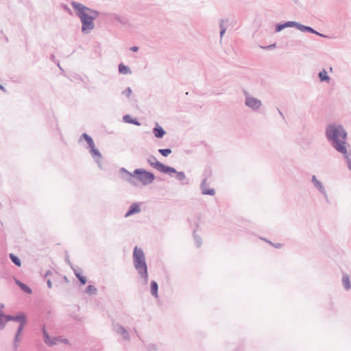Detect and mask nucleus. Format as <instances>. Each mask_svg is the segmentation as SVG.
Listing matches in <instances>:
<instances>
[{"label":"nucleus","instance_id":"nucleus-6","mask_svg":"<svg viewBox=\"0 0 351 351\" xmlns=\"http://www.w3.org/2000/svg\"><path fill=\"white\" fill-rule=\"evenodd\" d=\"M43 337L44 342L49 346L57 345L61 341L59 337H50L45 326L43 328Z\"/></svg>","mask_w":351,"mask_h":351},{"label":"nucleus","instance_id":"nucleus-33","mask_svg":"<svg viewBox=\"0 0 351 351\" xmlns=\"http://www.w3.org/2000/svg\"><path fill=\"white\" fill-rule=\"evenodd\" d=\"M284 28H285V24H283V25H278L276 26V32H280V31H281Z\"/></svg>","mask_w":351,"mask_h":351},{"label":"nucleus","instance_id":"nucleus-5","mask_svg":"<svg viewBox=\"0 0 351 351\" xmlns=\"http://www.w3.org/2000/svg\"><path fill=\"white\" fill-rule=\"evenodd\" d=\"M149 165L157 170L163 173H176V169L160 162L156 157L151 156L147 159Z\"/></svg>","mask_w":351,"mask_h":351},{"label":"nucleus","instance_id":"nucleus-3","mask_svg":"<svg viewBox=\"0 0 351 351\" xmlns=\"http://www.w3.org/2000/svg\"><path fill=\"white\" fill-rule=\"evenodd\" d=\"M134 256L135 257V268L140 274L141 278L147 282L148 277L147 268L143 252L141 250L135 247Z\"/></svg>","mask_w":351,"mask_h":351},{"label":"nucleus","instance_id":"nucleus-18","mask_svg":"<svg viewBox=\"0 0 351 351\" xmlns=\"http://www.w3.org/2000/svg\"><path fill=\"white\" fill-rule=\"evenodd\" d=\"M10 258L12 263L15 264L16 266L20 267L21 265V260L18 256H16L14 254H10Z\"/></svg>","mask_w":351,"mask_h":351},{"label":"nucleus","instance_id":"nucleus-34","mask_svg":"<svg viewBox=\"0 0 351 351\" xmlns=\"http://www.w3.org/2000/svg\"><path fill=\"white\" fill-rule=\"evenodd\" d=\"M132 215V205L129 207L128 212L125 215V217H130Z\"/></svg>","mask_w":351,"mask_h":351},{"label":"nucleus","instance_id":"nucleus-23","mask_svg":"<svg viewBox=\"0 0 351 351\" xmlns=\"http://www.w3.org/2000/svg\"><path fill=\"white\" fill-rule=\"evenodd\" d=\"M159 152L163 156H167L171 153V150L170 149H160Z\"/></svg>","mask_w":351,"mask_h":351},{"label":"nucleus","instance_id":"nucleus-29","mask_svg":"<svg viewBox=\"0 0 351 351\" xmlns=\"http://www.w3.org/2000/svg\"><path fill=\"white\" fill-rule=\"evenodd\" d=\"M203 193L205 194V195H214L215 194V191L214 189H208V190H206V189H204L203 190Z\"/></svg>","mask_w":351,"mask_h":351},{"label":"nucleus","instance_id":"nucleus-42","mask_svg":"<svg viewBox=\"0 0 351 351\" xmlns=\"http://www.w3.org/2000/svg\"><path fill=\"white\" fill-rule=\"evenodd\" d=\"M132 50H133V51H136L137 50V48H136V47H133V48H132Z\"/></svg>","mask_w":351,"mask_h":351},{"label":"nucleus","instance_id":"nucleus-17","mask_svg":"<svg viewBox=\"0 0 351 351\" xmlns=\"http://www.w3.org/2000/svg\"><path fill=\"white\" fill-rule=\"evenodd\" d=\"M97 288L93 285H88L86 288L85 292L89 295H95L97 293Z\"/></svg>","mask_w":351,"mask_h":351},{"label":"nucleus","instance_id":"nucleus-41","mask_svg":"<svg viewBox=\"0 0 351 351\" xmlns=\"http://www.w3.org/2000/svg\"><path fill=\"white\" fill-rule=\"evenodd\" d=\"M225 31H226L225 29H221V36H222L224 34Z\"/></svg>","mask_w":351,"mask_h":351},{"label":"nucleus","instance_id":"nucleus-28","mask_svg":"<svg viewBox=\"0 0 351 351\" xmlns=\"http://www.w3.org/2000/svg\"><path fill=\"white\" fill-rule=\"evenodd\" d=\"M132 93V89L130 88V87H128L127 89H125V90H123L122 92V94L123 95H125L126 97H129L130 95Z\"/></svg>","mask_w":351,"mask_h":351},{"label":"nucleus","instance_id":"nucleus-1","mask_svg":"<svg viewBox=\"0 0 351 351\" xmlns=\"http://www.w3.org/2000/svg\"><path fill=\"white\" fill-rule=\"evenodd\" d=\"M71 6L82 23V32L90 33L95 27L93 21L99 16V12L75 1L71 3Z\"/></svg>","mask_w":351,"mask_h":351},{"label":"nucleus","instance_id":"nucleus-24","mask_svg":"<svg viewBox=\"0 0 351 351\" xmlns=\"http://www.w3.org/2000/svg\"><path fill=\"white\" fill-rule=\"evenodd\" d=\"M71 268L73 269V271H74V274L75 276H76V278L78 279V277H82V275L80 273V269L79 268H74L72 265H71Z\"/></svg>","mask_w":351,"mask_h":351},{"label":"nucleus","instance_id":"nucleus-7","mask_svg":"<svg viewBox=\"0 0 351 351\" xmlns=\"http://www.w3.org/2000/svg\"><path fill=\"white\" fill-rule=\"evenodd\" d=\"M87 149L88 150L92 158L94 159L95 162L97 164L98 167L100 169H102V155L99 150L97 148H96L95 145L90 147Z\"/></svg>","mask_w":351,"mask_h":351},{"label":"nucleus","instance_id":"nucleus-13","mask_svg":"<svg viewBox=\"0 0 351 351\" xmlns=\"http://www.w3.org/2000/svg\"><path fill=\"white\" fill-rule=\"evenodd\" d=\"M119 174L122 179L130 181L132 178V173L122 167L119 169Z\"/></svg>","mask_w":351,"mask_h":351},{"label":"nucleus","instance_id":"nucleus-10","mask_svg":"<svg viewBox=\"0 0 351 351\" xmlns=\"http://www.w3.org/2000/svg\"><path fill=\"white\" fill-rule=\"evenodd\" d=\"M23 328H24V327H22V326H19L17 328L16 332V333L14 335V337L13 347H14V350L17 349V348L19 346V343L21 340L20 335H21V333L23 331Z\"/></svg>","mask_w":351,"mask_h":351},{"label":"nucleus","instance_id":"nucleus-16","mask_svg":"<svg viewBox=\"0 0 351 351\" xmlns=\"http://www.w3.org/2000/svg\"><path fill=\"white\" fill-rule=\"evenodd\" d=\"M16 284L25 293H32V289L29 288L27 285H25L24 283L21 282L19 280H16Z\"/></svg>","mask_w":351,"mask_h":351},{"label":"nucleus","instance_id":"nucleus-4","mask_svg":"<svg viewBox=\"0 0 351 351\" xmlns=\"http://www.w3.org/2000/svg\"><path fill=\"white\" fill-rule=\"evenodd\" d=\"M134 176L136 181L144 185L151 183L154 179L153 173L142 169L135 170Z\"/></svg>","mask_w":351,"mask_h":351},{"label":"nucleus","instance_id":"nucleus-35","mask_svg":"<svg viewBox=\"0 0 351 351\" xmlns=\"http://www.w3.org/2000/svg\"><path fill=\"white\" fill-rule=\"evenodd\" d=\"M295 23L294 22H287L286 23H285V27H292L295 25Z\"/></svg>","mask_w":351,"mask_h":351},{"label":"nucleus","instance_id":"nucleus-32","mask_svg":"<svg viewBox=\"0 0 351 351\" xmlns=\"http://www.w3.org/2000/svg\"><path fill=\"white\" fill-rule=\"evenodd\" d=\"M141 209L138 205L133 204V214L140 212Z\"/></svg>","mask_w":351,"mask_h":351},{"label":"nucleus","instance_id":"nucleus-21","mask_svg":"<svg viewBox=\"0 0 351 351\" xmlns=\"http://www.w3.org/2000/svg\"><path fill=\"white\" fill-rule=\"evenodd\" d=\"M151 292L152 294L156 297L158 295V285L155 281L151 282Z\"/></svg>","mask_w":351,"mask_h":351},{"label":"nucleus","instance_id":"nucleus-38","mask_svg":"<svg viewBox=\"0 0 351 351\" xmlns=\"http://www.w3.org/2000/svg\"><path fill=\"white\" fill-rule=\"evenodd\" d=\"M0 90H1L2 91H3L5 93L7 92L5 88L3 85H1V84H0Z\"/></svg>","mask_w":351,"mask_h":351},{"label":"nucleus","instance_id":"nucleus-25","mask_svg":"<svg viewBox=\"0 0 351 351\" xmlns=\"http://www.w3.org/2000/svg\"><path fill=\"white\" fill-rule=\"evenodd\" d=\"M123 120L125 123H132V116L130 114H126L123 117Z\"/></svg>","mask_w":351,"mask_h":351},{"label":"nucleus","instance_id":"nucleus-2","mask_svg":"<svg viewBox=\"0 0 351 351\" xmlns=\"http://www.w3.org/2000/svg\"><path fill=\"white\" fill-rule=\"evenodd\" d=\"M327 138L332 141L333 147L343 155L347 154L346 132L340 125H329L326 130Z\"/></svg>","mask_w":351,"mask_h":351},{"label":"nucleus","instance_id":"nucleus-40","mask_svg":"<svg viewBox=\"0 0 351 351\" xmlns=\"http://www.w3.org/2000/svg\"><path fill=\"white\" fill-rule=\"evenodd\" d=\"M5 307L4 304L2 303H0V311H2V309Z\"/></svg>","mask_w":351,"mask_h":351},{"label":"nucleus","instance_id":"nucleus-15","mask_svg":"<svg viewBox=\"0 0 351 351\" xmlns=\"http://www.w3.org/2000/svg\"><path fill=\"white\" fill-rule=\"evenodd\" d=\"M153 132H154L155 136L157 138H162L165 134V132L164 131V130L161 127H160L158 124H157L156 127L154 128Z\"/></svg>","mask_w":351,"mask_h":351},{"label":"nucleus","instance_id":"nucleus-26","mask_svg":"<svg viewBox=\"0 0 351 351\" xmlns=\"http://www.w3.org/2000/svg\"><path fill=\"white\" fill-rule=\"evenodd\" d=\"M176 178L179 180H184L186 176L183 172H178L176 173Z\"/></svg>","mask_w":351,"mask_h":351},{"label":"nucleus","instance_id":"nucleus-27","mask_svg":"<svg viewBox=\"0 0 351 351\" xmlns=\"http://www.w3.org/2000/svg\"><path fill=\"white\" fill-rule=\"evenodd\" d=\"M345 158L347 159V164L348 168L351 170V156L348 155V153L347 152L346 155H344Z\"/></svg>","mask_w":351,"mask_h":351},{"label":"nucleus","instance_id":"nucleus-14","mask_svg":"<svg viewBox=\"0 0 351 351\" xmlns=\"http://www.w3.org/2000/svg\"><path fill=\"white\" fill-rule=\"evenodd\" d=\"M9 322L8 315H5L3 311H0V329L3 330L7 322Z\"/></svg>","mask_w":351,"mask_h":351},{"label":"nucleus","instance_id":"nucleus-31","mask_svg":"<svg viewBox=\"0 0 351 351\" xmlns=\"http://www.w3.org/2000/svg\"><path fill=\"white\" fill-rule=\"evenodd\" d=\"M300 29H305V30L308 31L310 32L317 34L314 29H313L311 27H309L302 26V28H300Z\"/></svg>","mask_w":351,"mask_h":351},{"label":"nucleus","instance_id":"nucleus-44","mask_svg":"<svg viewBox=\"0 0 351 351\" xmlns=\"http://www.w3.org/2000/svg\"><path fill=\"white\" fill-rule=\"evenodd\" d=\"M271 47H275V45H271ZM268 47H270V46H269Z\"/></svg>","mask_w":351,"mask_h":351},{"label":"nucleus","instance_id":"nucleus-36","mask_svg":"<svg viewBox=\"0 0 351 351\" xmlns=\"http://www.w3.org/2000/svg\"><path fill=\"white\" fill-rule=\"evenodd\" d=\"M313 181L315 182V184L317 186H321V184L319 181H317L315 177H313Z\"/></svg>","mask_w":351,"mask_h":351},{"label":"nucleus","instance_id":"nucleus-12","mask_svg":"<svg viewBox=\"0 0 351 351\" xmlns=\"http://www.w3.org/2000/svg\"><path fill=\"white\" fill-rule=\"evenodd\" d=\"M82 138H84L87 143L86 149L95 145L92 137L90 136H89L88 134H87L86 133H83L81 135V136L79 139V141L80 142Z\"/></svg>","mask_w":351,"mask_h":351},{"label":"nucleus","instance_id":"nucleus-39","mask_svg":"<svg viewBox=\"0 0 351 351\" xmlns=\"http://www.w3.org/2000/svg\"><path fill=\"white\" fill-rule=\"evenodd\" d=\"M60 342H63L64 343H68V340L66 339H61V341Z\"/></svg>","mask_w":351,"mask_h":351},{"label":"nucleus","instance_id":"nucleus-37","mask_svg":"<svg viewBox=\"0 0 351 351\" xmlns=\"http://www.w3.org/2000/svg\"><path fill=\"white\" fill-rule=\"evenodd\" d=\"M47 287H48L49 288H50V289H51V288L52 287V282H51V280H48L47 281Z\"/></svg>","mask_w":351,"mask_h":351},{"label":"nucleus","instance_id":"nucleus-11","mask_svg":"<svg viewBox=\"0 0 351 351\" xmlns=\"http://www.w3.org/2000/svg\"><path fill=\"white\" fill-rule=\"evenodd\" d=\"M246 105L253 109H257L261 106V101L253 97L247 98Z\"/></svg>","mask_w":351,"mask_h":351},{"label":"nucleus","instance_id":"nucleus-20","mask_svg":"<svg viewBox=\"0 0 351 351\" xmlns=\"http://www.w3.org/2000/svg\"><path fill=\"white\" fill-rule=\"evenodd\" d=\"M119 71L122 74H128L130 72V68L122 63L119 65Z\"/></svg>","mask_w":351,"mask_h":351},{"label":"nucleus","instance_id":"nucleus-9","mask_svg":"<svg viewBox=\"0 0 351 351\" xmlns=\"http://www.w3.org/2000/svg\"><path fill=\"white\" fill-rule=\"evenodd\" d=\"M114 329L115 332L123 337V338L125 340L130 339V335L129 332L127 331V330L121 325H115L114 326Z\"/></svg>","mask_w":351,"mask_h":351},{"label":"nucleus","instance_id":"nucleus-22","mask_svg":"<svg viewBox=\"0 0 351 351\" xmlns=\"http://www.w3.org/2000/svg\"><path fill=\"white\" fill-rule=\"evenodd\" d=\"M319 77L321 81H328L329 77L327 75V72L325 70H323L319 73Z\"/></svg>","mask_w":351,"mask_h":351},{"label":"nucleus","instance_id":"nucleus-30","mask_svg":"<svg viewBox=\"0 0 351 351\" xmlns=\"http://www.w3.org/2000/svg\"><path fill=\"white\" fill-rule=\"evenodd\" d=\"M78 280H80L81 285H84L87 282L86 278L84 276H82V277H78Z\"/></svg>","mask_w":351,"mask_h":351},{"label":"nucleus","instance_id":"nucleus-8","mask_svg":"<svg viewBox=\"0 0 351 351\" xmlns=\"http://www.w3.org/2000/svg\"><path fill=\"white\" fill-rule=\"evenodd\" d=\"M8 319H9V321L19 322V326H22V327H24L26 324V317L25 315L23 313L15 316L8 315Z\"/></svg>","mask_w":351,"mask_h":351},{"label":"nucleus","instance_id":"nucleus-19","mask_svg":"<svg viewBox=\"0 0 351 351\" xmlns=\"http://www.w3.org/2000/svg\"><path fill=\"white\" fill-rule=\"evenodd\" d=\"M342 282L344 287L346 289H349L351 287V284L348 276H343L342 278Z\"/></svg>","mask_w":351,"mask_h":351},{"label":"nucleus","instance_id":"nucleus-43","mask_svg":"<svg viewBox=\"0 0 351 351\" xmlns=\"http://www.w3.org/2000/svg\"><path fill=\"white\" fill-rule=\"evenodd\" d=\"M50 274V271H47V272L46 273V276H48L49 274Z\"/></svg>","mask_w":351,"mask_h":351}]
</instances>
